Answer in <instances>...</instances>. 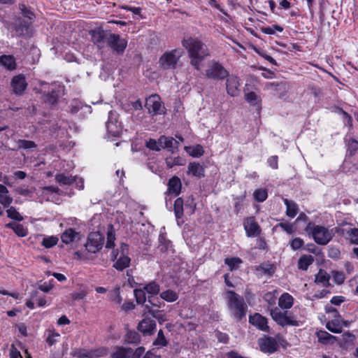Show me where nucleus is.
Returning <instances> with one entry per match:
<instances>
[{"label": "nucleus", "mask_w": 358, "mask_h": 358, "mask_svg": "<svg viewBox=\"0 0 358 358\" xmlns=\"http://www.w3.org/2000/svg\"><path fill=\"white\" fill-rule=\"evenodd\" d=\"M341 317H335L334 320L329 321L327 324V329L332 333L339 334L342 331V325L340 324Z\"/></svg>", "instance_id": "f704fd0d"}, {"label": "nucleus", "mask_w": 358, "mask_h": 358, "mask_svg": "<svg viewBox=\"0 0 358 358\" xmlns=\"http://www.w3.org/2000/svg\"><path fill=\"white\" fill-rule=\"evenodd\" d=\"M227 307L231 316L236 320L245 317L247 306L244 299L231 290L227 291Z\"/></svg>", "instance_id": "f03ea898"}, {"label": "nucleus", "mask_w": 358, "mask_h": 358, "mask_svg": "<svg viewBox=\"0 0 358 358\" xmlns=\"http://www.w3.org/2000/svg\"><path fill=\"white\" fill-rule=\"evenodd\" d=\"M330 275L323 269H320L318 273L315 275V282L316 283L322 284L324 287H328L329 284Z\"/></svg>", "instance_id": "cd10ccee"}, {"label": "nucleus", "mask_w": 358, "mask_h": 358, "mask_svg": "<svg viewBox=\"0 0 358 358\" xmlns=\"http://www.w3.org/2000/svg\"><path fill=\"white\" fill-rule=\"evenodd\" d=\"M41 85L43 87L41 93H43V101L55 108L59 98L64 94V86L56 83L50 85L45 82H41Z\"/></svg>", "instance_id": "7ed1b4c3"}, {"label": "nucleus", "mask_w": 358, "mask_h": 358, "mask_svg": "<svg viewBox=\"0 0 358 358\" xmlns=\"http://www.w3.org/2000/svg\"><path fill=\"white\" fill-rule=\"evenodd\" d=\"M11 86L13 89L15 94L21 95L26 90L27 83L25 78L22 75L15 76L11 81Z\"/></svg>", "instance_id": "a211bd4d"}, {"label": "nucleus", "mask_w": 358, "mask_h": 358, "mask_svg": "<svg viewBox=\"0 0 358 358\" xmlns=\"http://www.w3.org/2000/svg\"><path fill=\"white\" fill-rule=\"evenodd\" d=\"M182 187L180 179L177 176L172 177L168 182V195L177 196L180 194Z\"/></svg>", "instance_id": "412c9836"}, {"label": "nucleus", "mask_w": 358, "mask_h": 358, "mask_svg": "<svg viewBox=\"0 0 358 358\" xmlns=\"http://www.w3.org/2000/svg\"><path fill=\"white\" fill-rule=\"evenodd\" d=\"M31 299L37 303L38 306L43 307L46 305V299L45 296H41L38 291H34L31 295Z\"/></svg>", "instance_id": "3c124183"}, {"label": "nucleus", "mask_w": 358, "mask_h": 358, "mask_svg": "<svg viewBox=\"0 0 358 358\" xmlns=\"http://www.w3.org/2000/svg\"><path fill=\"white\" fill-rule=\"evenodd\" d=\"M243 225L248 237L257 236L261 234V229L253 217H248L244 221Z\"/></svg>", "instance_id": "4468645a"}, {"label": "nucleus", "mask_w": 358, "mask_h": 358, "mask_svg": "<svg viewBox=\"0 0 358 358\" xmlns=\"http://www.w3.org/2000/svg\"><path fill=\"white\" fill-rule=\"evenodd\" d=\"M115 232L112 226H110L108 232H107V241L106 244V248H112L115 246Z\"/></svg>", "instance_id": "de8ad7c7"}, {"label": "nucleus", "mask_w": 358, "mask_h": 358, "mask_svg": "<svg viewBox=\"0 0 358 358\" xmlns=\"http://www.w3.org/2000/svg\"><path fill=\"white\" fill-rule=\"evenodd\" d=\"M19 149L29 150L36 148V144L32 141L20 139L17 142Z\"/></svg>", "instance_id": "a18cd8bd"}, {"label": "nucleus", "mask_w": 358, "mask_h": 358, "mask_svg": "<svg viewBox=\"0 0 358 358\" xmlns=\"http://www.w3.org/2000/svg\"><path fill=\"white\" fill-rule=\"evenodd\" d=\"M358 150V141L352 139L348 143V151L350 154L353 155Z\"/></svg>", "instance_id": "774afa93"}, {"label": "nucleus", "mask_w": 358, "mask_h": 358, "mask_svg": "<svg viewBox=\"0 0 358 358\" xmlns=\"http://www.w3.org/2000/svg\"><path fill=\"white\" fill-rule=\"evenodd\" d=\"M181 55V51L177 49L166 52L159 58V65L163 69H175Z\"/></svg>", "instance_id": "6e6552de"}, {"label": "nucleus", "mask_w": 358, "mask_h": 358, "mask_svg": "<svg viewBox=\"0 0 358 358\" xmlns=\"http://www.w3.org/2000/svg\"><path fill=\"white\" fill-rule=\"evenodd\" d=\"M15 31L20 36H29L30 35L29 24L25 21L20 22L15 26Z\"/></svg>", "instance_id": "473e14b6"}, {"label": "nucleus", "mask_w": 358, "mask_h": 358, "mask_svg": "<svg viewBox=\"0 0 358 358\" xmlns=\"http://www.w3.org/2000/svg\"><path fill=\"white\" fill-rule=\"evenodd\" d=\"M294 298L289 293H283L278 300V306L283 309H289L293 306Z\"/></svg>", "instance_id": "b1692460"}, {"label": "nucleus", "mask_w": 358, "mask_h": 358, "mask_svg": "<svg viewBox=\"0 0 358 358\" xmlns=\"http://www.w3.org/2000/svg\"><path fill=\"white\" fill-rule=\"evenodd\" d=\"M182 43L187 50L189 64L195 69L201 71L203 67V61L210 55L206 44L199 39L192 37L184 39Z\"/></svg>", "instance_id": "f257e3e1"}, {"label": "nucleus", "mask_w": 358, "mask_h": 358, "mask_svg": "<svg viewBox=\"0 0 358 358\" xmlns=\"http://www.w3.org/2000/svg\"><path fill=\"white\" fill-rule=\"evenodd\" d=\"M333 280L338 285H341L345 281V274L342 271H332Z\"/></svg>", "instance_id": "052dcab7"}, {"label": "nucleus", "mask_w": 358, "mask_h": 358, "mask_svg": "<svg viewBox=\"0 0 358 358\" xmlns=\"http://www.w3.org/2000/svg\"><path fill=\"white\" fill-rule=\"evenodd\" d=\"M0 64L8 69L13 70L16 67L15 57L12 55H2L0 57Z\"/></svg>", "instance_id": "7c9ffc66"}, {"label": "nucleus", "mask_w": 358, "mask_h": 358, "mask_svg": "<svg viewBox=\"0 0 358 358\" xmlns=\"http://www.w3.org/2000/svg\"><path fill=\"white\" fill-rule=\"evenodd\" d=\"M307 234H311L315 242L319 245H327L333 238V229H328L325 227L315 225L313 222H309L305 227Z\"/></svg>", "instance_id": "20e7f679"}, {"label": "nucleus", "mask_w": 358, "mask_h": 358, "mask_svg": "<svg viewBox=\"0 0 358 358\" xmlns=\"http://www.w3.org/2000/svg\"><path fill=\"white\" fill-rule=\"evenodd\" d=\"M110 34L100 28L90 31L93 43L100 49L103 47L105 43H107L108 36H109Z\"/></svg>", "instance_id": "ddd939ff"}, {"label": "nucleus", "mask_w": 358, "mask_h": 358, "mask_svg": "<svg viewBox=\"0 0 358 358\" xmlns=\"http://www.w3.org/2000/svg\"><path fill=\"white\" fill-rule=\"evenodd\" d=\"M107 44L118 54L124 52L127 45V41L121 38L118 34H110L108 36Z\"/></svg>", "instance_id": "f8f14e48"}, {"label": "nucleus", "mask_w": 358, "mask_h": 358, "mask_svg": "<svg viewBox=\"0 0 358 358\" xmlns=\"http://www.w3.org/2000/svg\"><path fill=\"white\" fill-rule=\"evenodd\" d=\"M283 202L287 207L286 215L289 217H294L298 213V205L293 201H289L287 199H284Z\"/></svg>", "instance_id": "c85d7f7f"}, {"label": "nucleus", "mask_w": 358, "mask_h": 358, "mask_svg": "<svg viewBox=\"0 0 358 358\" xmlns=\"http://www.w3.org/2000/svg\"><path fill=\"white\" fill-rule=\"evenodd\" d=\"M256 271L260 275H272L275 272V266L268 263H263L256 268Z\"/></svg>", "instance_id": "2f4dec72"}, {"label": "nucleus", "mask_w": 358, "mask_h": 358, "mask_svg": "<svg viewBox=\"0 0 358 358\" xmlns=\"http://www.w3.org/2000/svg\"><path fill=\"white\" fill-rule=\"evenodd\" d=\"M136 301L138 304H143L146 301L145 290L141 289H136L134 291Z\"/></svg>", "instance_id": "4d7b16f0"}, {"label": "nucleus", "mask_w": 358, "mask_h": 358, "mask_svg": "<svg viewBox=\"0 0 358 358\" xmlns=\"http://www.w3.org/2000/svg\"><path fill=\"white\" fill-rule=\"evenodd\" d=\"M174 213L176 218L179 220L182 217L184 212V201L182 198L176 199L174 202Z\"/></svg>", "instance_id": "e433bc0d"}, {"label": "nucleus", "mask_w": 358, "mask_h": 358, "mask_svg": "<svg viewBox=\"0 0 358 358\" xmlns=\"http://www.w3.org/2000/svg\"><path fill=\"white\" fill-rule=\"evenodd\" d=\"M7 216L13 220H17V221H22L23 217L17 211L16 208L13 206H10L9 208L6 210Z\"/></svg>", "instance_id": "8fccbe9b"}, {"label": "nucleus", "mask_w": 358, "mask_h": 358, "mask_svg": "<svg viewBox=\"0 0 358 358\" xmlns=\"http://www.w3.org/2000/svg\"><path fill=\"white\" fill-rule=\"evenodd\" d=\"M159 248L163 252H166L169 248L171 246V241L166 238L165 234H159Z\"/></svg>", "instance_id": "c03bdc74"}, {"label": "nucleus", "mask_w": 358, "mask_h": 358, "mask_svg": "<svg viewBox=\"0 0 358 358\" xmlns=\"http://www.w3.org/2000/svg\"><path fill=\"white\" fill-rule=\"evenodd\" d=\"M190 155L194 157H199L203 155L204 151L202 146L197 145L196 146L186 148Z\"/></svg>", "instance_id": "864d4df0"}, {"label": "nucleus", "mask_w": 358, "mask_h": 358, "mask_svg": "<svg viewBox=\"0 0 358 358\" xmlns=\"http://www.w3.org/2000/svg\"><path fill=\"white\" fill-rule=\"evenodd\" d=\"M159 144H161L162 149L166 148L174 152L175 150H178L179 142L173 137L162 136L159 138Z\"/></svg>", "instance_id": "aec40b11"}, {"label": "nucleus", "mask_w": 358, "mask_h": 358, "mask_svg": "<svg viewBox=\"0 0 358 358\" xmlns=\"http://www.w3.org/2000/svg\"><path fill=\"white\" fill-rule=\"evenodd\" d=\"M103 241L104 237L99 231L91 232L85 244V250L90 253H96L102 248Z\"/></svg>", "instance_id": "1a4fd4ad"}, {"label": "nucleus", "mask_w": 358, "mask_h": 358, "mask_svg": "<svg viewBox=\"0 0 358 358\" xmlns=\"http://www.w3.org/2000/svg\"><path fill=\"white\" fill-rule=\"evenodd\" d=\"M160 145L161 144H159V138L158 141L150 138L146 142V147L152 150L159 151L162 149Z\"/></svg>", "instance_id": "680f3d73"}, {"label": "nucleus", "mask_w": 358, "mask_h": 358, "mask_svg": "<svg viewBox=\"0 0 358 358\" xmlns=\"http://www.w3.org/2000/svg\"><path fill=\"white\" fill-rule=\"evenodd\" d=\"M145 107L152 115H162L165 113V107L157 94H152L145 100Z\"/></svg>", "instance_id": "9d476101"}, {"label": "nucleus", "mask_w": 358, "mask_h": 358, "mask_svg": "<svg viewBox=\"0 0 358 358\" xmlns=\"http://www.w3.org/2000/svg\"><path fill=\"white\" fill-rule=\"evenodd\" d=\"M249 322L263 331H269L267 319L259 313H255L254 315L250 316Z\"/></svg>", "instance_id": "f3484780"}, {"label": "nucleus", "mask_w": 358, "mask_h": 358, "mask_svg": "<svg viewBox=\"0 0 358 358\" xmlns=\"http://www.w3.org/2000/svg\"><path fill=\"white\" fill-rule=\"evenodd\" d=\"M318 341L322 344H333L336 341V338L334 336L329 334L325 331H320L317 333Z\"/></svg>", "instance_id": "c756f323"}, {"label": "nucleus", "mask_w": 358, "mask_h": 358, "mask_svg": "<svg viewBox=\"0 0 358 358\" xmlns=\"http://www.w3.org/2000/svg\"><path fill=\"white\" fill-rule=\"evenodd\" d=\"M58 238L56 236L45 237L42 241V245L45 248H50L58 243Z\"/></svg>", "instance_id": "5fc2aeb1"}, {"label": "nucleus", "mask_w": 358, "mask_h": 358, "mask_svg": "<svg viewBox=\"0 0 358 358\" xmlns=\"http://www.w3.org/2000/svg\"><path fill=\"white\" fill-rule=\"evenodd\" d=\"M336 230L338 233L341 234H344L345 233L348 234V238L350 240V243L352 244L358 245V229L353 228L349 229H344L340 228H336Z\"/></svg>", "instance_id": "5701e85b"}, {"label": "nucleus", "mask_w": 358, "mask_h": 358, "mask_svg": "<svg viewBox=\"0 0 358 358\" xmlns=\"http://www.w3.org/2000/svg\"><path fill=\"white\" fill-rule=\"evenodd\" d=\"M75 177L68 176L63 173L57 174L55 176L56 181L61 185H71L75 181Z\"/></svg>", "instance_id": "37998d69"}, {"label": "nucleus", "mask_w": 358, "mask_h": 358, "mask_svg": "<svg viewBox=\"0 0 358 358\" xmlns=\"http://www.w3.org/2000/svg\"><path fill=\"white\" fill-rule=\"evenodd\" d=\"M188 175H191L198 178L205 176V170L203 166L198 162H190L187 166Z\"/></svg>", "instance_id": "6ab92c4d"}, {"label": "nucleus", "mask_w": 358, "mask_h": 358, "mask_svg": "<svg viewBox=\"0 0 358 358\" xmlns=\"http://www.w3.org/2000/svg\"><path fill=\"white\" fill-rule=\"evenodd\" d=\"M229 71L219 62L212 61L205 71L208 79L222 80L229 76Z\"/></svg>", "instance_id": "423d86ee"}, {"label": "nucleus", "mask_w": 358, "mask_h": 358, "mask_svg": "<svg viewBox=\"0 0 358 358\" xmlns=\"http://www.w3.org/2000/svg\"><path fill=\"white\" fill-rule=\"evenodd\" d=\"M254 198L258 202L264 201L268 197V193L266 189H258L254 192Z\"/></svg>", "instance_id": "603ef678"}, {"label": "nucleus", "mask_w": 358, "mask_h": 358, "mask_svg": "<svg viewBox=\"0 0 358 358\" xmlns=\"http://www.w3.org/2000/svg\"><path fill=\"white\" fill-rule=\"evenodd\" d=\"M107 353L108 350L105 348L90 350L86 349L77 348L71 352V355L78 358H98L106 355Z\"/></svg>", "instance_id": "9b49d317"}, {"label": "nucleus", "mask_w": 358, "mask_h": 358, "mask_svg": "<svg viewBox=\"0 0 358 358\" xmlns=\"http://www.w3.org/2000/svg\"><path fill=\"white\" fill-rule=\"evenodd\" d=\"M357 170L355 164L350 162L345 161L342 165V171L348 174H352Z\"/></svg>", "instance_id": "bf43d9fd"}, {"label": "nucleus", "mask_w": 358, "mask_h": 358, "mask_svg": "<svg viewBox=\"0 0 358 358\" xmlns=\"http://www.w3.org/2000/svg\"><path fill=\"white\" fill-rule=\"evenodd\" d=\"M138 329L144 335H152L155 331L156 322L149 317H145L138 323Z\"/></svg>", "instance_id": "dca6fc26"}, {"label": "nucleus", "mask_w": 358, "mask_h": 358, "mask_svg": "<svg viewBox=\"0 0 358 358\" xmlns=\"http://www.w3.org/2000/svg\"><path fill=\"white\" fill-rule=\"evenodd\" d=\"M14 232L20 237H24L27 235V230L20 224H17Z\"/></svg>", "instance_id": "e2e57ef3"}, {"label": "nucleus", "mask_w": 358, "mask_h": 358, "mask_svg": "<svg viewBox=\"0 0 358 358\" xmlns=\"http://www.w3.org/2000/svg\"><path fill=\"white\" fill-rule=\"evenodd\" d=\"M226 90L227 94L231 96H236L239 94V80L238 78L234 75H229L226 78Z\"/></svg>", "instance_id": "2eb2a0df"}, {"label": "nucleus", "mask_w": 358, "mask_h": 358, "mask_svg": "<svg viewBox=\"0 0 358 358\" xmlns=\"http://www.w3.org/2000/svg\"><path fill=\"white\" fill-rule=\"evenodd\" d=\"M160 297L168 302H173L178 298L176 292L171 289H167L164 292H162L160 294Z\"/></svg>", "instance_id": "79ce46f5"}, {"label": "nucleus", "mask_w": 358, "mask_h": 358, "mask_svg": "<svg viewBox=\"0 0 358 358\" xmlns=\"http://www.w3.org/2000/svg\"><path fill=\"white\" fill-rule=\"evenodd\" d=\"M303 245V241L300 238H293L290 242V246L294 250L300 249Z\"/></svg>", "instance_id": "0e129e2a"}, {"label": "nucleus", "mask_w": 358, "mask_h": 358, "mask_svg": "<svg viewBox=\"0 0 358 358\" xmlns=\"http://www.w3.org/2000/svg\"><path fill=\"white\" fill-rule=\"evenodd\" d=\"M185 163V159L180 156L175 157H169L166 159V165L169 169L174 166H184Z\"/></svg>", "instance_id": "58836bf2"}, {"label": "nucleus", "mask_w": 358, "mask_h": 358, "mask_svg": "<svg viewBox=\"0 0 358 358\" xmlns=\"http://www.w3.org/2000/svg\"><path fill=\"white\" fill-rule=\"evenodd\" d=\"M242 263L243 261L239 257H227L224 259V264L229 266L231 271L238 269Z\"/></svg>", "instance_id": "4c0bfd02"}, {"label": "nucleus", "mask_w": 358, "mask_h": 358, "mask_svg": "<svg viewBox=\"0 0 358 358\" xmlns=\"http://www.w3.org/2000/svg\"><path fill=\"white\" fill-rule=\"evenodd\" d=\"M268 90L273 92V95H278V91L285 92L286 91V84L285 83H267L265 85Z\"/></svg>", "instance_id": "bb28decb"}, {"label": "nucleus", "mask_w": 358, "mask_h": 358, "mask_svg": "<svg viewBox=\"0 0 358 358\" xmlns=\"http://www.w3.org/2000/svg\"><path fill=\"white\" fill-rule=\"evenodd\" d=\"M13 202V198L8 194H0V203L5 207H8Z\"/></svg>", "instance_id": "69168bd1"}, {"label": "nucleus", "mask_w": 358, "mask_h": 358, "mask_svg": "<svg viewBox=\"0 0 358 358\" xmlns=\"http://www.w3.org/2000/svg\"><path fill=\"white\" fill-rule=\"evenodd\" d=\"M113 115V113L112 111L109 112V119L106 122V128L108 133L114 136H117L121 133L122 129L120 124L118 123L117 120L113 121L112 120Z\"/></svg>", "instance_id": "4be33fe9"}, {"label": "nucleus", "mask_w": 358, "mask_h": 358, "mask_svg": "<svg viewBox=\"0 0 358 358\" xmlns=\"http://www.w3.org/2000/svg\"><path fill=\"white\" fill-rule=\"evenodd\" d=\"M79 234L73 229L69 228L66 229L61 236V239L63 243L69 244L74 241L78 238Z\"/></svg>", "instance_id": "393cba45"}, {"label": "nucleus", "mask_w": 358, "mask_h": 358, "mask_svg": "<svg viewBox=\"0 0 358 358\" xmlns=\"http://www.w3.org/2000/svg\"><path fill=\"white\" fill-rule=\"evenodd\" d=\"M270 315L272 319L282 327L298 325V322L294 318L292 314L287 310L281 311L278 308L274 307L270 309Z\"/></svg>", "instance_id": "39448f33"}, {"label": "nucleus", "mask_w": 358, "mask_h": 358, "mask_svg": "<svg viewBox=\"0 0 358 358\" xmlns=\"http://www.w3.org/2000/svg\"><path fill=\"white\" fill-rule=\"evenodd\" d=\"M167 341L164 335V332L160 329L157 334V337L153 342V345L159 347H164L167 345Z\"/></svg>", "instance_id": "6e6d98bb"}, {"label": "nucleus", "mask_w": 358, "mask_h": 358, "mask_svg": "<svg viewBox=\"0 0 358 358\" xmlns=\"http://www.w3.org/2000/svg\"><path fill=\"white\" fill-rule=\"evenodd\" d=\"M341 255L340 250L335 247H330L328 249V256L332 259H338Z\"/></svg>", "instance_id": "338daca9"}, {"label": "nucleus", "mask_w": 358, "mask_h": 358, "mask_svg": "<svg viewBox=\"0 0 358 358\" xmlns=\"http://www.w3.org/2000/svg\"><path fill=\"white\" fill-rule=\"evenodd\" d=\"M282 341L283 338L280 334H277L275 337L264 336L258 339V344L262 352L273 354L277 351L278 343Z\"/></svg>", "instance_id": "0eeeda50"}, {"label": "nucleus", "mask_w": 358, "mask_h": 358, "mask_svg": "<svg viewBox=\"0 0 358 358\" xmlns=\"http://www.w3.org/2000/svg\"><path fill=\"white\" fill-rule=\"evenodd\" d=\"M129 245L125 243H122L120 249L117 250L115 252V251L113 252L111 259L113 261H115V259L117 258H122V257H129Z\"/></svg>", "instance_id": "c9c22d12"}, {"label": "nucleus", "mask_w": 358, "mask_h": 358, "mask_svg": "<svg viewBox=\"0 0 358 358\" xmlns=\"http://www.w3.org/2000/svg\"><path fill=\"white\" fill-rule=\"evenodd\" d=\"M314 262V257L311 255H303L298 261V268L306 271L310 265Z\"/></svg>", "instance_id": "72a5a7b5"}, {"label": "nucleus", "mask_w": 358, "mask_h": 358, "mask_svg": "<svg viewBox=\"0 0 358 358\" xmlns=\"http://www.w3.org/2000/svg\"><path fill=\"white\" fill-rule=\"evenodd\" d=\"M19 9L20 10L21 14L22 15L23 17H27L29 20H33L34 18V13L24 3L19 4Z\"/></svg>", "instance_id": "13d9d810"}, {"label": "nucleus", "mask_w": 358, "mask_h": 358, "mask_svg": "<svg viewBox=\"0 0 358 358\" xmlns=\"http://www.w3.org/2000/svg\"><path fill=\"white\" fill-rule=\"evenodd\" d=\"M124 341L128 344H138L141 341V336L135 331H128L124 336Z\"/></svg>", "instance_id": "ea45409f"}, {"label": "nucleus", "mask_w": 358, "mask_h": 358, "mask_svg": "<svg viewBox=\"0 0 358 358\" xmlns=\"http://www.w3.org/2000/svg\"><path fill=\"white\" fill-rule=\"evenodd\" d=\"M144 290L148 294L155 295L159 292L160 289L159 285L155 281H152L144 287Z\"/></svg>", "instance_id": "49530a36"}, {"label": "nucleus", "mask_w": 358, "mask_h": 358, "mask_svg": "<svg viewBox=\"0 0 358 358\" xmlns=\"http://www.w3.org/2000/svg\"><path fill=\"white\" fill-rule=\"evenodd\" d=\"M113 267L117 271H123L124 268L129 267L131 262L129 257H122L115 259Z\"/></svg>", "instance_id": "a19ab883"}, {"label": "nucleus", "mask_w": 358, "mask_h": 358, "mask_svg": "<svg viewBox=\"0 0 358 358\" xmlns=\"http://www.w3.org/2000/svg\"><path fill=\"white\" fill-rule=\"evenodd\" d=\"M278 294V292L277 290L268 292L264 294V299L268 303V305L274 306L276 302Z\"/></svg>", "instance_id": "09e8293b"}, {"label": "nucleus", "mask_w": 358, "mask_h": 358, "mask_svg": "<svg viewBox=\"0 0 358 358\" xmlns=\"http://www.w3.org/2000/svg\"><path fill=\"white\" fill-rule=\"evenodd\" d=\"M132 356V348L124 347H116L112 355V358H129Z\"/></svg>", "instance_id": "a878e982"}]
</instances>
